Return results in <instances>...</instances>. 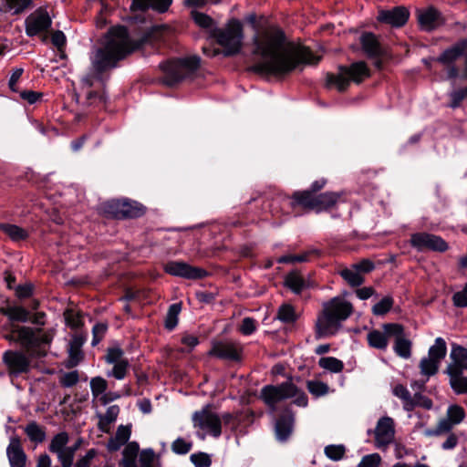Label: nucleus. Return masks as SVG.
I'll return each mask as SVG.
<instances>
[{"label": "nucleus", "instance_id": "1", "mask_svg": "<svg viewBox=\"0 0 467 467\" xmlns=\"http://www.w3.org/2000/svg\"><path fill=\"white\" fill-rule=\"evenodd\" d=\"M254 53L262 60L251 67L258 74L284 76L293 71L299 64L315 65L319 57L308 47H295L285 41L284 33L278 29L265 31L254 38Z\"/></svg>", "mask_w": 467, "mask_h": 467}, {"label": "nucleus", "instance_id": "2", "mask_svg": "<svg viewBox=\"0 0 467 467\" xmlns=\"http://www.w3.org/2000/svg\"><path fill=\"white\" fill-rule=\"evenodd\" d=\"M13 333L16 335V340L29 353L27 356L21 351L7 350L3 354V362L7 367L9 375L18 376L30 371V358H38L47 355L46 347L52 342L54 331L40 327H16Z\"/></svg>", "mask_w": 467, "mask_h": 467}, {"label": "nucleus", "instance_id": "3", "mask_svg": "<svg viewBox=\"0 0 467 467\" xmlns=\"http://www.w3.org/2000/svg\"><path fill=\"white\" fill-rule=\"evenodd\" d=\"M142 42H133L130 39L125 26L112 27L107 36L106 44L99 48L92 57L95 71L101 73L115 67L117 62L140 47Z\"/></svg>", "mask_w": 467, "mask_h": 467}, {"label": "nucleus", "instance_id": "4", "mask_svg": "<svg viewBox=\"0 0 467 467\" xmlns=\"http://www.w3.org/2000/svg\"><path fill=\"white\" fill-rule=\"evenodd\" d=\"M352 313V304L339 296L324 302L315 325L316 337L321 338L334 336Z\"/></svg>", "mask_w": 467, "mask_h": 467}, {"label": "nucleus", "instance_id": "5", "mask_svg": "<svg viewBox=\"0 0 467 467\" xmlns=\"http://www.w3.org/2000/svg\"><path fill=\"white\" fill-rule=\"evenodd\" d=\"M261 399L273 410L278 402L296 398L295 403L298 406L305 407L307 405V397L305 392L299 389L292 380H287L279 385H266L261 389Z\"/></svg>", "mask_w": 467, "mask_h": 467}, {"label": "nucleus", "instance_id": "6", "mask_svg": "<svg viewBox=\"0 0 467 467\" xmlns=\"http://www.w3.org/2000/svg\"><path fill=\"white\" fill-rule=\"evenodd\" d=\"M369 76V70L363 61L351 64L349 67L340 66L337 74L327 73V84L335 87L338 91H345L350 81L360 83Z\"/></svg>", "mask_w": 467, "mask_h": 467}, {"label": "nucleus", "instance_id": "7", "mask_svg": "<svg viewBox=\"0 0 467 467\" xmlns=\"http://www.w3.org/2000/svg\"><path fill=\"white\" fill-rule=\"evenodd\" d=\"M212 37L223 47L224 56L235 55L242 47L244 37L242 24L237 19H232L223 29H213Z\"/></svg>", "mask_w": 467, "mask_h": 467}, {"label": "nucleus", "instance_id": "8", "mask_svg": "<svg viewBox=\"0 0 467 467\" xmlns=\"http://www.w3.org/2000/svg\"><path fill=\"white\" fill-rule=\"evenodd\" d=\"M199 63V57H191L161 64L160 67L164 72L163 84L169 87L176 85L192 75L198 68Z\"/></svg>", "mask_w": 467, "mask_h": 467}, {"label": "nucleus", "instance_id": "9", "mask_svg": "<svg viewBox=\"0 0 467 467\" xmlns=\"http://www.w3.org/2000/svg\"><path fill=\"white\" fill-rule=\"evenodd\" d=\"M192 420L194 428L202 430L214 438H218L222 434L220 416L212 410L210 404L195 411Z\"/></svg>", "mask_w": 467, "mask_h": 467}, {"label": "nucleus", "instance_id": "10", "mask_svg": "<svg viewBox=\"0 0 467 467\" xmlns=\"http://www.w3.org/2000/svg\"><path fill=\"white\" fill-rule=\"evenodd\" d=\"M461 57L465 58L467 64V38H462L445 49L437 58V61L447 67V76L449 78H455L459 74V69L454 63Z\"/></svg>", "mask_w": 467, "mask_h": 467}, {"label": "nucleus", "instance_id": "11", "mask_svg": "<svg viewBox=\"0 0 467 467\" xmlns=\"http://www.w3.org/2000/svg\"><path fill=\"white\" fill-rule=\"evenodd\" d=\"M382 328L388 335L394 337V352L402 358H410L412 342L405 333L404 327L398 323H386L382 326Z\"/></svg>", "mask_w": 467, "mask_h": 467}, {"label": "nucleus", "instance_id": "12", "mask_svg": "<svg viewBox=\"0 0 467 467\" xmlns=\"http://www.w3.org/2000/svg\"><path fill=\"white\" fill-rule=\"evenodd\" d=\"M466 417L465 410L457 404L450 405L447 409L446 418L439 420L434 429L429 430L427 435L440 436L450 432L455 425L463 421Z\"/></svg>", "mask_w": 467, "mask_h": 467}, {"label": "nucleus", "instance_id": "13", "mask_svg": "<svg viewBox=\"0 0 467 467\" xmlns=\"http://www.w3.org/2000/svg\"><path fill=\"white\" fill-rule=\"evenodd\" d=\"M410 244L418 252L430 250L442 253L449 248L448 244L441 236L426 232L412 234Z\"/></svg>", "mask_w": 467, "mask_h": 467}, {"label": "nucleus", "instance_id": "14", "mask_svg": "<svg viewBox=\"0 0 467 467\" xmlns=\"http://www.w3.org/2000/svg\"><path fill=\"white\" fill-rule=\"evenodd\" d=\"M105 361L108 364L113 365L112 370L107 374L109 377H113L119 380L126 377L130 368V362L124 358V352L120 348H108Z\"/></svg>", "mask_w": 467, "mask_h": 467}, {"label": "nucleus", "instance_id": "15", "mask_svg": "<svg viewBox=\"0 0 467 467\" xmlns=\"http://www.w3.org/2000/svg\"><path fill=\"white\" fill-rule=\"evenodd\" d=\"M375 446L385 450L393 442L395 437V424L392 418L385 416L380 418L374 430Z\"/></svg>", "mask_w": 467, "mask_h": 467}, {"label": "nucleus", "instance_id": "16", "mask_svg": "<svg viewBox=\"0 0 467 467\" xmlns=\"http://www.w3.org/2000/svg\"><path fill=\"white\" fill-rule=\"evenodd\" d=\"M164 270L171 275L192 280L202 279L207 275L203 268L192 266L182 261H170L164 265Z\"/></svg>", "mask_w": 467, "mask_h": 467}, {"label": "nucleus", "instance_id": "17", "mask_svg": "<svg viewBox=\"0 0 467 467\" xmlns=\"http://www.w3.org/2000/svg\"><path fill=\"white\" fill-rule=\"evenodd\" d=\"M52 21L48 13L41 8L30 14L26 21V33L28 36H35L46 33L51 26Z\"/></svg>", "mask_w": 467, "mask_h": 467}, {"label": "nucleus", "instance_id": "18", "mask_svg": "<svg viewBox=\"0 0 467 467\" xmlns=\"http://www.w3.org/2000/svg\"><path fill=\"white\" fill-rule=\"evenodd\" d=\"M410 17V11L405 6H396L389 10H380L378 20L394 27L404 26Z\"/></svg>", "mask_w": 467, "mask_h": 467}, {"label": "nucleus", "instance_id": "19", "mask_svg": "<svg viewBox=\"0 0 467 467\" xmlns=\"http://www.w3.org/2000/svg\"><path fill=\"white\" fill-rule=\"evenodd\" d=\"M210 353L223 359L238 361L241 359L242 348L234 342L220 341L213 344Z\"/></svg>", "mask_w": 467, "mask_h": 467}, {"label": "nucleus", "instance_id": "20", "mask_svg": "<svg viewBox=\"0 0 467 467\" xmlns=\"http://www.w3.org/2000/svg\"><path fill=\"white\" fill-rule=\"evenodd\" d=\"M6 456L10 467H25L26 465L27 456L18 436H12L10 438L9 444L6 448Z\"/></svg>", "mask_w": 467, "mask_h": 467}, {"label": "nucleus", "instance_id": "21", "mask_svg": "<svg viewBox=\"0 0 467 467\" xmlns=\"http://www.w3.org/2000/svg\"><path fill=\"white\" fill-rule=\"evenodd\" d=\"M417 14L420 26L425 31H432L441 24V14L433 7L419 10Z\"/></svg>", "mask_w": 467, "mask_h": 467}, {"label": "nucleus", "instance_id": "22", "mask_svg": "<svg viewBox=\"0 0 467 467\" xmlns=\"http://www.w3.org/2000/svg\"><path fill=\"white\" fill-rule=\"evenodd\" d=\"M450 358L452 362L447 366L445 373H451L452 369L467 370V348L452 344Z\"/></svg>", "mask_w": 467, "mask_h": 467}, {"label": "nucleus", "instance_id": "23", "mask_svg": "<svg viewBox=\"0 0 467 467\" xmlns=\"http://www.w3.org/2000/svg\"><path fill=\"white\" fill-rule=\"evenodd\" d=\"M360 44L365 54L371 58H378L383 54V48L377 36L372 33H364Z\"/></svg>", "mask_w": 467, "mask_h": 467}, {"label": "nucleus", "instance_id": "24", "mask_svg": "<svg viewBox=\"0 0 467 467\" xmlns=\"http://www.w3.org/2000/svg\"><path fill=\"white\" fill-rule=\"evenodd\" d=\"M171 4L172 0H132L130 9L132 11H146L151 8L160 13H164Z\"/></svg>", "mask_w": 467, "mask_h": 467}, {"label": "nucleus", "instance_id": "25", "mask_svg": "<svg viewBox=\"0 0 467 467\" xmlns=\"http://www.w3.org/2000/svg\"><path fill=\"white\" fill-rule=\"evenodd\" d=\"M130 426L119 425L114 437L110 438L107 443V449L109 451H117L121 446L125 445L130 438Z\"/></svg>", "mask_w": 467, "mask_h": 467}, {"label": "nucleus", "instance_id": "26", "mask_svg": "<svg viewBox=\"0 0 467 467\" xmlns=\"http://www.w3.org/2000/svg\"><path fill=\"white\" fill-rule=\"evenodd\" d=\"M393 394L402 400L403 409L407 411L413 410L420 404L417 399L421 398V395L418 393L412 397L407 388L401 384L394 387Z\"/></svg>", "mask_w": 467, "mask_h": 467}, {"label": "nucleus", "instance_id": "27", "mask_svg": "<svg viewBox=\"0 0 467 467\" xmlns=\"http://www.w3.org/2000/svg\"><path fill=\"white\" fill-rule=\"evenodd\" d=\"M294 422L293 414L289 411L284 412L276 420L275 432L279 440L285 441L292 431Z\"/></svg>", "mask_w": 467, "mask_h": 467}, {"label": "nucleus", "instance_id": "28", "mask_svg": "<svg viewBox=\"0 0 467 467\" xmlns=\"http://www.w3.org/2000/svg\"><path fill=\"white\" fill-rule=\"evenodd\" d=\"M85 342V338L82 336H75L69 345V358L67 360V368L76 367L80 360L83 358V353L81 348Z\"/></svg>", "mask_w": 467, "mask_h": 467}, {"label": "nucleus", "instance_id": "29", "mask_svg": "<svg viewBox=\"0 0 467 467\" xmlns=\"http://www.w3.org/2000/svg\"><path fill=\"white\" fill-rule=\"evenodd\" d=\"M317 196V194L313 192V191L306 190V191H302V192H296L293 194V200H294L293 205L297 204L306 209L315 211Z\"/></svg>", "mask_w": 467, "mask_h": 467}, {"label": "nucleus", "instance_id": "30", "mask_svg": "<svg viewBox=\"0 0 467 467\" xmlns=\"http://www.w3.org/2000/svg\"><path fill=\"white\" fill-rule=\"evenodd\" d=\"M119 407L118 405L109 406L105 414H99V423L98 428L99 431L108 433L109 431V426L113 423L119 414Z\"/></svg>", "mask_w": 467, "mask_h": 467}, {"label": "nucleus", "instance_id": "31", "mask_svg": "<svg viewBox=\"0 0 467 467\" xmlns=\"http://www.w3.org/2000/svg\"><path fill=\"white\" fill-rule=\"evenodd\" d=\"M447 374L450 377V386L456 394L467 393V377L463 376L462 371L452 369Z\"/></svg>", "mask_w": 467, "mask_h": 467}, {"label": "nucleus", "instance_id": "32", "mask_svg": "<svg viewBox=\"0 0 467 467\" xmlns=\"http://www.w3.org/2000/svg\"><path fill=\"white\" fill-rule=\"evenodd\" d=\"M339 199L340 195L337 192H330L317 194L315 211L319 213L322 211L328 210L334 207L337 203Z\"/></svg>", "mask_w": 467, "mask_h": 467}, {"label": "nucleus", "instance_id": "33", "mask_svg": "<svg viewBox=\"0 0 467 467\" xmlns=\"http://www.w3.org/2000/svg\"><path fill=\"white\" fill-rule=\"evenodd\" d=\"M0 231L5 233L13 242H20L28 237V232L16 224L0 223Z\"/></svg>", "mask_w": 467, "mask_h": 467}, {"label": "nucleus", "instance_id": "34", "mask_svg": "<svg viewBox=\"0 0 467 467\" xmlns=\"http://www.w3.org/2000/svg\"><path fill=\"white\" fill-rule=\"evenodd\" d=\"M388 334L383 330V332L374 329L370 331L368 336V342L371 348L385 350L388 347Z\"/></svg>", "mask_w": 467, "mask_h": 467}, {"label": "nucleus", "instance_id": "35", "mask_svg": "<svg viewBox=\"0 0 467 467\" xmlns=\"http://www.w3.org/2000/svg\"><path fill=\"white\" fill-rule=\"evenodd\" d=\"M123 200H111L101 204L102 213L116 219H122Z\"/></svg>", "mask_w": 467, "mask_h": 467}, {"label": "nucleus", "instance_id": "36", "mask_svg": "<svg viewBox=\"0 0 467 467\" xmlns=\"http://www.w3.org/2000/svg\"><path fill=\"white\" fill-rule=\"evenodd\" d=\"M447 353L446 342L442 337H437L434 345H432L428 351V357L433 360L441 363L445 358Z\"/></svg>", "mask_w": 467, "mask_h": 467}, {"label": "nucleus", "instance_id": "37", "mask_svg": "<svg viewBox=\"0 0 467 467\" xmlns=\"http://www.w3.org/2000/svg\"><path fill=\"white\" fill-rule=\"evenodd\" d=\"M122 219L140 217L145 213V208L137 202L123 200Z\"/></svg>", "mask_w": 467, "mask_h": 467}, {"label": "nucleus", "instance_id": "38", "mask_svg": "<svg viewBox=\"0 0 467 467\" xmlns=\"http://www.w3.org/2000/svg\"><path fill=\"white\" fill-rule=\"evenodd\" d=\"M191 16L200 27L209 30L211 36H213V30L216 29L215 22L213 19L204 13L198 11H192Z\"/></svg>", "mask_w": 467, "mask_h": 467}, {"label": "nucleus", "instance_id": "39", "mask_svg": "<svg viewBox=\"0 0 467 467\" xmlns=\"http://www.w3.org/2000/svg\"><path fill=\"white\" fill-rule=\"evenodd\" d=\"M25 432L33 442L41 443L46 439L45 430L36 421L29 422L25 428Z\"/></svg>", "mask_w": 467, "mask_h": 467}, {"label": "nucleus", "instance_id": "40", "mask_svg": "<svg viewBox=\"0 0 467 467\" xmlns=\"http://www.w3.org/2000/svg\"><path fill=\"white\" fill-rule=\"evenodd\" d=\"M340 275L350 286L353 287L361 285L365 281L364 276L353 266H351V268L343 269L340 272Z\"/></svg>", "mask_w": 467, "mask_h": 467}, {"label": "nucleus", "instance_id": "41", "mask_svg": "<svg viewBox=\"0 0 467 467\" xmlns=\"http://www.w3.org/2000/svg\"><path fill=\"white\" fill-rule=\"evenodd\" d=\"M276 317L283 323L292 324L296 321L297 315L292 305L283 304L277 310Z\"/></svg>", "mask_w": 467, "mask_h": 467}, {"label": "nucleus", "instance_id": "42", "mask_svg": "<svg viewBox=\"0 0 467 467\" xmlns=\"http://www.w3.org/2000/svg\"><path fill=\"white\" fill-rule=\"evenodd\" d=\"M3 314L10 320L26 322L29 319V312L22 306H11L2 310Z\"/></svg>", "mask_w": 467, "mask_h": 467}, {"label": "nucleus", "instance_id": "43", "mask_svg": "<svg viewBox=\"0 0 467 467\" xmlns=\"http://www.w3.org/2000/svg\"><path fill=\"white\" fill-rule=\"evenodd\" d=\"M318 365L320 368L332 373H339L344 368V363L334 357L321 358L318 361Z\"/></svg>", "mask_w": 467, "mask_h": 467}, {"label": "nucleus", "instance_id": "44", "mask_svg": "<svg viewBox=\"0 0 467 467\" xmlns=\"http://www.w3.org/2000/svg\"><path fill=\"white\" fill-rule=\"evenodd\" d=\"M285 285L294 293L299 294L305 287V281L298 273L292 272L286 275Z\"/></svg>", "mask_w": 467, "mask_h": 467}, {"label": "nucleus", "instance_id": "45", "mask_svg": "<svg viewBox=\"0 0 467 467\" xmlns=\"http://www.w3.org/2000/svg\"><path fill=\"white\" fill-rule=\"evenodd\" d=\"M68 441V434L66 431H61L52 438L48 450L52 453H57V451L67 448Z\"/></svg>", "mask_w": 467, "mask_h": 467}, {"label": "nucleus", "instance_id": "46", "mask_svg": "<svg viewBox=\"0 0 467 467\" xmlns=\"http://www.w3.org/2000/svg\"><path fill=\"white\" fill-rule=\"evenodd\" d=\"M439 366V362L429 357H424L420 361V373L425 376L427 379L438 372Z\"/></svg>", "mask_w": 467, "mask_h": 467}, {"label": "nucleus", "instance_id": "47", "mask_svg": "<svg viewBox=\"0 0 467 467\" xmlns=\"http://www.w3.org/2000/svg\"><path fill=\"white\" fill-rule=\"evenodd\" d=\"M182 310L181 304H172L170 306L166 317L164 326L168 330H172L178 324V316Z\"/></svg>", "mask_w": 467, "mask_h": 467}, {"label": "nucleus", "instance_id": "48", "mask_svg": "<svg viewBox=\"0 0 467 467\" xmlns=\"http://www.w3.org/2000/svg\"><path fill=\"white\" fill-rule=\"evenodd\" d=\"M393 305V298L387 296L372 306V313L375 316H384L392 308Z\"/></svg>", "mask_w": 467, "mask_h": 467}, {"label": "nucleus", "instance_id": "49", "mask_svg": "<svg viewBox=\"0 0 467 467\" xmlns=\"http://www.w3.org/2000/svg\"><path fill=\"white\" fill-rule=\"evenodd\" d=\"M58 462L61 463V467H71L75 457V449L69 448L68 446L57 453Z\"/></svg>", "mask_w": 467, "mask_h": 467}, {"label": "nucleus", "instance_id": "50", "mask_svg": "<svg viewBox=\"0 0 467 467\" xmlns=\"http://www.w3.org/2000/svg\"><path fill=\"white\" fill-rule=\"evenodd\" d=\"M314 253H317V251L311 250V251H307V252L303 253L302 254H297V255H293V254L284 255V256L279 257L277 259V262L280 264H294V263L306 262V261H307L308 256Z\"/></svg>", "mask_w": 467, "mask_h": 467}, {"label": "nucleus", "instance_id": "51", "mask_svg": "<svg viewBox=\"0 0 467 467\" xmlns=\"http://www.w3.org/2000/svg\"><path fill=\"white\" fill-rule=\"evenodd\" d=\"M108 388V383L106 379H104L101 377H95L91 379L90 380V389L92 395L95 398L99 397L101 394H103Z\"/></svg>", "mask_w": 467, "mask_h": 467}, {"label": "nucleus", "instance_id": "52", "mask_svg": "<svg viewBox=\"0 0 467 467\" xmlns=\"http://www.w3.org/2000/svg\"><path fill=\"white\" fill-rule=\"evenodd\" d=\"M308 391L316 397H320L327 393L328 386L321 381L310 380L307 381Z\"/></svg>", "mask_w": 467, "mask_h": 467}, {"label": "nucleus", "instance_id": "53", "mask_svg": "<svg viewBox=\"0 0 467 467\" xmlns=\"http://www.w3.org/2000/svg\"><path fill=\"white\" fill-rule=\"evenodd\" d=\"M66 324L71 328H78L82 326L81 316L78 312L67 309L64 313Z\"/></svg>", "mask_w": 467, "mask_h": 467}, {"label": "nucleus", "instance_id": "54", "mask_svg": "<svg viewBox=\"0 0 467 467\" xmlns=\"http://www.w3.org/2000/svg\"><path fill=\"white\" fill-rule=\"evenodd\" d=\"M345 451L343 445H327L325 448V454L332 461H339L343 458Z\"/></svg>", "mask_w": 467, "mask_h": 467}, {"label": "nucleus", "instance_id": "55", "mask_svg": "<svg viewBox=\"0 0 467 467\" xmlns=\"http://www.w3.org/2000/svg\"><path fill=\"white\" fill-rule=\"evenodd\" d=\"M33 0H6L7 7L14 14H19L24 12L29 5H31Z\"/></svg>", "mask_w": 467, "mask_h": 467}, {"label": "nucleus", "instance_id": "56", "mask_svg": "<svg viewBox=\"0 0 467 467\" xmlns=\"http://www.w3.org/2000/svg\"><path fill=\"white\" fill-rule=\"evenodd\" d=\"M139 450V444L136 441L127 443L122 451L123 458L121 461H136Z\"/></svg>", "mask_w": 467, "mask_h": 467}, {"label": "nucleus", "instance_id": "57", "mask_svg": "<svg viewBox=\"0 0 467 467\" xmlns=\"http://www.w3.org/2000/svg\"><path fill=\"white\" fill-rule=\"evenodd\" d=\"M78 380H79L78 372L77 370H74V371L64 373L59 379V383L63 387L70 388V387L76 385L78 382Z\"/></svg>", "mask_w": 467, "mask_h": 467}, {"label": "nucleus", "instance_id": "58", "mask_svg": "<svg viewBox=\"0 0 467 467\" xmlns=\"http://www.w3.org/2000/svg\"><path fill=\"white\" fill-rule=\"evenodd\" d=\"M108 330V326L105 323H98L92 328V346H97L104 337L106 332Z\"/></svg>", "mask_w": 467, "mask_h": 467}, {"label": "nucleus", "instance_id": "59", "mask_svg": "<svg viewBox=\"0 0 467 467\" xmlns=\"http://www.w3.org/2000/svg\"><path fill=\"white\" fill-rule=\"evenodd\" d=\"M191 461L195 467H210L212 460L205 452L193 453L191 455Z\"/></svg>", "mask_w": 467, "mask_h": 467}, {"label": "nucleus", "instance_id": "60", "mask_svg": "<svg viewBox=\"0 0 467 467\" xmlns=\"http://www.w3.org/2000/svg\"><path fill=\"white\" fill-rule=\"evenodd\" d=\"M381 462V457L379 453H371L365 455L358 467H378Z\"/></svg>", "mask_w": 467, "mask_h": 467}, {"label": "nucleus", "instance_id": "61", "mask_svg": "<svg viewBox=\"0 0 467 467\" xmlns=\"http://www.w3.org/2000/svg\"><path fill=\"white\" fill-rule=\"evenodd\" d=\"M171 449L177 454H186L192 449V443L182 438H178L172 442Z\"/></svg>", "mask_w": 467, "mask_h": 467}, {"label": "nucleus", "instance_id": "62", "mask_svg": "<svg viewBox=\"0 0 467 467\" xmlns=\"http://www.w3.org/2000/svg\"><path fill=\"white\" fill-rule=\"evenodd\" d=\"M451 103L450 107L452 109L458 108L461 102L467 99V87L458 90H454L451 93Z\"/></svg>", "mask_w": 467, "mask_h": 467}, {"label": "nucleus", "instance_id": "63", "mask_svg": "<svg viewBox=\"0 0 467 467\" xmlns=\"http://www.w3.org/2000/svg\"><path fill=\"white\" fill-rule=\"evenodd\" d=\"M154 451L151 449L143 450L140 454V467H153L154 462Z\"/></svg>", "mask_w": 467, "mask_h": 467}, {"label": "nucleus", "instance_id": "64", "mask_svg": "<svg viewBox=\"0 0 467 467\" xmlns=\"http://www.w3.org/2000/svg\"><path fill=\"white\" fill-rule=\"evenodd\" d=\"M256 329L255 320L252 317H244L240 326L242 334L248 336L253 334Z\"/></svg>", "mask_w": 467, "mask_h": 467}]
</instances>
